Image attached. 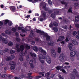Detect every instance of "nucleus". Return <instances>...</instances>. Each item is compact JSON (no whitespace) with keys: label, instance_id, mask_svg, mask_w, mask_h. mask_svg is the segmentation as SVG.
<instances>
[{"label":"nucleus","instance_id":"nucleus-1","mask_svg":"<svg viewBox=\"0 0 79 79\" xmlns=\"http://www.w3.org/2000/svg\"><path fill=\"white\" fill-rule=\"evenodd\" d=\"M47 19V15H46V12H44L41 15V16H40L38 18V19L40 21H43L44 19Z\"/></svg>","mask_w":79,"mask_h":79},{"label":"nucleus","instance_id":"nucleus-2","mask_svg":"<svg viewBox=\"0 0 79 79\" xmlns=\"http://www.w3.org/2000/svg\"><path fill=\"white\" fill-rule=\"evenodd\" d=\"M43 37H46V40L47 41H49L50 39V36L47 33H44L43 34Z\"/></svg>","mask_w":79,"mask_h":79},{"label":"nucleus","instance_id":"nucleus-3","mask_svg":"<svg viewBox=\"0 0 79 79\" xmlns=\"http://www.w3.org/2000/svg\"><path fill=\"white\" fill-rule=\"evenodd\" d=\"M42 6L43 8L44 9L45 11H48V8L46 7V4H45V3L44 2L40 3V8H41Z\"/></svg>","mask_w":79,"mask_h":79},{"label":"nucleus","instance_id":"nucleus-4","mask_svg":"<svg viewBox=\"0 0 79 79\" xmlns=\"http://www.w3.org/2000/svg\"><path fill=\"white\" fill-rule=\"evenodd\" d=\"M36 33H37V34H40V36H41V35H43L45 33L44 31H42L40 30L36 29Z\"/></svg>","mask_w":79,"mask_h":79},{"label":"nucleus","instance_id":"nucleus-5","mask_svg":"<svg viewBox=\"0 0 79 79\" xmlns=\"http://www.w3.org/2000/svg\"><path fill=\"white\" fill-rule=\"evenodd\" d=\"M64 39V36H60L58 37L56 42H61V41H63Z\"/></svg>","mask_w":79,"mask_h":79},{"label":"nucleus","instance_id":"nucleus-6","mask_svg":"<svg viewBox=\"0 0 79 79\" xmlns=\"http://www.w3.org/2000/svg\"><path fill=\"white\" fill-rule=\"evenodd\" d=\"M44 59L45 60H46V61L49 64H50V63H51V62L52 61V60H51V59L48 57H44Z\"/></svg>","mask_w":79,"mask_h":79},{"label":"nucleus","instance_id":"nucleus-7","mask_svg":"<svg viewBox=\"0 0 79 79\" xmlns=\"http://www.w3.org/2000/svg\"><path fill=\"white\" fill-rule=\"evenodd\" d=\"M64 59V55L63 54H61L59 57V60H60L61 61H63Z\"/></svg>","mask_w":79,"mask_h":79},{"label":"nucleus","instance_id":"nucleus-8","mask_svg":"<svg viewBox=\"0 0 79 79\" xmlns=\"http://www.w3.org/2000/svg\"><path fill=\"white\" fill-rule=\"evenodd\" d=\"M12 12H15L16 11V7L15 6H10L9 7Z\"/></svg>","mask_w":79,"mask_h":79},{"label":"nucleus","instance_id":"nucleus-9","mask_svg":"<svg viewBox=\"0 0 79 79\" xmlns=\"http://www.w3.org/2000/svg\"><path fill=\"white\" fill-rule=\"evenodd\" d=\"M43 59H44V58H43L42 57L40 56H39V61L42 64L45 63V61L43 60Z\"/></svg>","mask_w":79,"mask_h":79},{"label":"nucleus","instance_id":"nucleus-10","mask_svg":"<svg viewBox=\"0 0 79 79\" xmlns=\"http://www.w3.org/2000/svg\"><path fill=\"white\" fill-rule=\"evenodd\" d=\"M73 72L74 73L75 76H76L77 77H79V75H78V72L77 71V70L76 69H73Z\"/></svg>","mask_w":79,"mask_h":79},{"label":"nucleus","instance_id":"nucleus-11","mask_svg":"<svg viewBox=\"0 0 79 79\" xmlns=\"http://www.w3.org/2000/svg\"><path fill=\"white\" fill-rule=\"evenodd\" d=\"M76 54V52L75 51L71 52H70V56L71 57H74Z\"/></svg>","mask_w":79,"mask_h":79},{"label":"nucleus","instance_id":"nucleus-12","mask_svg":"<svg viewBox=\"0 0 79 79\" xmlns=\"http://www.w3.org/2000/svg\"><path fill=\"white\" fill-rule=\"evenodd\" d=\"M29 64H30V66L32 68H34V62L32 60H31L29 62Z\"/></svg>","mask_w":79,"mask_h":79},{"label":"nucleus","instance_id":"nucleus-13","mask_svg":"<svg viewBox=\"0 0 79 79\" xmlns=\"http://www.w3.org/2000/svg\"><path fill=\"white\" fill-rule=\"evenodd\" d=\"M51 55H56V53H55V50L53 48L51 49Z\"/></svg>","mask_w":79,"mask_h":79},{"label":"nucleus","instance_id":"nucleus-14","mask_svg":"<svg viewBox=\"0 0 79 79\" xmlns=\"http://www.w3.org/2000/svg\"><path fill=\"white\" fill-rule=\"evenodd\" d=\"M2 41L3 42V43L7 44H8V40L6 38H3L2 40Z\"/></svg>","mask_w":79,"mask_h":79},{"label":"nucleus","instance_id":"nucleus-15","mask_svg":"<svg viewBox=\"0 0 79 79\" xmlns=\"http://www.w3.org/2000/svg\"><path fill=\"white\" fill-rule=\"evenodd\" d=\"M30 54L31 57H34L35 58L37 57V55H36V54L34 53L31 52Z\"/></svg>","mask_w":79,"mask_h":79},{"label":"nucleus","instance_id":"nucleus-16","mask_svg":"<svg viewBox=\"0 0 79 79\" xmlns=\"http://www.w3.org/2000/svg\"><path fill=\"white\" fill-rule=\"evenodd\" d=\"M24 77H25V76H24L21 75V77H14V78L15 79H19L20 78V79H23V78H24Z\"/></svg>","mask_w":79,"mask_h":79},{"label":"nucleus","instance_id":"nucleus-17","mask_svg":"<svg viewBox=\"0 0 79 79\" xmlns=\"http://www.w3.org/2000/svg\"><path fill=\"white\" fill-rule=\"evenodd\" d=\"M25 48L24 45H21L20 46V48L21 51H23Z\"/></svg>","mask_w":79,"mask_h":79},{"label":"nucleus","instance_id":"nucleus-18","mask_svg":"<svg viewBox=\"0 0 79 79\" xmlns=\"http://www.w3.org/2000/svg\"><path fill=\"white\" fill-rule=\"evenodd\" d=\"M75 21L76 22V23H77L78 21H79V16L78 15L77 16L75 17Z\"/></svg>","mask_w":79,"mask_h":79},{"label":"nucleus","instance_id":"nucleus-19","mask_svg":"<svg viewBox=\"0 0 79 79\" xmlns=\"http://www.w3.org/2000/svg\"><path fill=\"white\" fill-rule=\"evenodd\" d=\"M72 42L74 44V45H78V43L75 40H72Z\"/></svg>","mask_w":79,"mask_h":79},{"label":"nucleus","instance_id":"nucleus-20","mask_svg":"<svg viewBox=\"0 0 79 79\" xmlns=\"http://www.w3.org/2000/svg\"><path fill=\"white\" fill-rule=\"evenodd\" d=\"M33 50L35 51V52H37L38 51V48L37 46H34L32 48Z\"/></svg>","mask_w":79,"mask_h":79},{"label":"nucleus","instance_id":"nucleus-21","mask_svg":"<svg viewBox=\"0 0 79 79\" xmlns=\"http://www.w3.org/2000/svg\"><path fill=\"white\" fill-rule=\"evenodd\" d=\"M5 34H8L9 35H11V31L6 30L5 31Z\"/></svg>","mask_w":79,"mask_h":79},{"label":"nucleus","instance_id":"nucleus-22","mask_svg":"<svg viewBox=\"0 0 79 79\" xmlns=\"http://www.w3.org/2000/svg\"><path fill=\"white\" fill-rule=\"evenodd\" d=\"M69 50H72V48H73V44L72 43H70L69 44Z\"/></svg>","mask_w":79,"mask_h":79},{"label":"nucleus","instance_id":"nucleus-23","mask_svg":"<svg viewBox=\"0 0 79 79\" xmlns=\"http://www.w3.org/2000/svg\"><path fill=\"white\" fill-rule=\"evenodd\" d=\"M15 66L16 64H14V65H11L10 67V69L12 70H14L15 69Z\"/></svg>","mask_w":79,"mask_h":79},{"label":"nucleus","instance_id":"nucleus-24","mask_svg":"<svg viewBox=\"0 0 79 79\" xmlns=\"http://www.w3.org/2000/svg\"><path fill=\"white\" fill-rule=\"evenodd\" d=\"M70 77L71 79H75V76L72 74L70 75Z\"/></svg>","mask_w":79,"mask_h":79},{"label":"nucleus","instance_id":"nucleus-25","mask_svg":"<svg viewBox=\"0 0 79 79\" xmlns=\"http://www.w3.org/2000/svg\"><path fill=\"white\" fill-rule=\"evenodd\" d=\"M54 11V14L55 15H58L59 14V10H58L55 9Z\"/></svg>","mask_w":79,"mask_h":79},{"label":"nucleus","instance_id":"nucleus-26","mask_svg":"<svg viewBox=\"0 0 79 79\" xmlns=\"http://www.w3.org/2000/svg\"><path fill=\"white\" fill-rule=\"evenodd\" d=\"M9 64L10 65H11V66H13L14 65V64H15V62L13 61H10Z\"/></svg>","mask_w":79,"mask_h":79},{"label":"nucleus","instance_id":"nucleus-27","mask_svg":"<svg viewBox=\"0 0 79 79\" xmlns=\"http://www.w3.org/2000/svg\"><path fill=\"white\" fill-rule=\"evenodd\" d=\"M8 45L9 47H10V46H12V45H13V44L11 41H10L8 43Z\"/></svg>","mask_w":79,"mask_h":79},{"label":"nucleus","instance_id":"nucleus-28","mask_svg":"<svg viewBox=\"0 0 79 79\" xmlns=\"http://www.w3.org/2000/svg\"><path fill=\"white\" fill-rule=\"evenodd\" d=\"M50 76V73L49 72H48L45 74V77H49Z\"/></svg>","mask_w":79,"mask_h":79},{"label":"nucleus","instance_id":"nucleus-29","mask_svg":"<svg viewBox=\"0 0 79 79\" xmlns=\"http://www.w3.org/2000/svg\"><path fill=\"white\" fill-rule=\"evenodd\" d=\"M53 30H54V31H55V32H58V28L56 27H54L53 28Z\"/></svg>","mask_w":79,"mask_h":79},{"label":"nucleus","instance_id":"nucleus-30","mask_svg":"<svg viewBox=\"0 0 79 79\" xmlns=\"http://www.w3.org/2000/svg\"><path fill=\"white\" fill-rule=\"evenodd\" d=\"M51 17L52 18H55V13H52L51 15Z\"/></svg>","mask_w":79,"mask_h":79},{"label":"nucleus","instance_id":"nucleus-31","mask_svg":"<svg viewBox=\"0 0 79 79\" xmlns=\"http://www.w3.org/2000/svg\"><path fill=\"white\" fill-rule=\"evenodd\" d=\"M68 13H73V11H72V7H70L68 10Z\"/></svg>","mask_w":79,"mask_h":79},{"label":"nucleus","instance_id":"nucleus-32","mask_svg":"<svg viewBox=\"0 0 79 79\" xmlns=\"http://www.w3.org/2000/svg\"><path fill=\"white\" fill-rule=\"evenodd\" d=\"M57 70H60V69H61V66H58L57 67H55Z\"/></svg>","mask_w":79,"mask_h":79},{"label":"nucleus","instance_id":"nucleus-33","mask_svg":"<svg viewBox=\"0 0 79 79\" xmlns=\"http://www.w3.org/2000/svg\"><path fill=\"white\" fill-rule=\"evenodd\" d=\"M53 25L54 26H55V27H57V26H58V23L56 22L53 23Z\"/></svg>","mask_w":79,"mask_h":79},{"label":"nucleus","instance_id":"nucleus-34","mask_svg":"<svg viewBox=\"0 0 79 79\" xmlns=\"http://www.w3.org/2000/svg\"><path fill=\"white\" fill-rule=\"evenodd\" d=\"M57 52L59 53H61V48L59 47L58 48Z\"/></svg>","mask_w":79,"mask_h":79},{"label":"nucleus","instance_id":"nucleus-35","mask_svg":"<svg viewBox=\"0 0 79 79\" xmlns=\"http://www.w3.org/2000/svg\"><path fill=\"white\" fill-rule=\"evenodd\" d=\"M11 58L10 56L7 57L6 59V61H11Z\"/></svg>","mask_w":79,"mask_h":79},{"label":"nucleus","instance_id":"nucleus-36","mask_svg":"<svg viewBox=\"0 0 79 79\" xmlns=\"http://www.w3.org/2000/svg\"><path fill=\"white\" fill-rule=\"evenodd\" d=\"M9 21H10L9 20H8V19H6V20H5V22H4L5 24H7V23H8Z\"/></svg>","mask_w":79,"mask_h":79},{"label":"nucleus","instance_id":"nucleus-37","mask_svg":"<svg viewBox=\"0 0 79 79\" xmlns=\"http://www.w3.org/2000/svg\"><path fill=\"white\" fill-rule=\"evenodd\" d=\"M15 53V50H13L12 49L10 50V54H13V53Z\"/></svg>","mask_w":79,"mask_h":79},{"label":"nucleus","instance_id":"nucleus-38","mask_svg":"<svg viewBox=\"0 0 79 79\" xmlns=\"http://www.w3.org/2000/svg\"><path fill=\"white\" fill-rule=\"evenodd\" d=\"M41 53H43V54L44 55H47V52H45V50H44V49L43 50H42V52H41Z\"/></svg>","mask_w":79,"mask_h":79},{"label":"nucleus","instance_id":"nucleus-39","mask_svg":"<svg viewBox=\"0 0 79 79\" xmlns=\"http://www.w3.org/2000/svg\"><path fill=\"white\" fill-rule=\"evenodd\" d=\"M19 60L21 61H23V56H20L19 58Z\"/></svg>","mask_w":79,"mask_h":79},{"label":"nucleus","instance_id":"nucleus-40","mask_svg":"<svg viewBox=\"0 0 79 79\" xmlns=\"http://www.w3.org/2000/svg\"><path fill=\"white\" fill-rule=\"evenodd\" d=\"M8 25L9 26H12L13 25V23H12V22L10 21L9 22V23H8Z\"/></svg>","mask_w":79,"mask_h":79},{"label":"nucleus","instance_id":"nucleus-41","mask_svg":"<svg viewBox=\"0 0 79 79\" xmlns=\"http://www.w3.org/2000/svg\"><path fill=\"white\" fill-rule=\"evenodd\" d=\"M30 35H34V31L31 30L30 31Z\"/></svg>","mask_w":79,"mask_h":79},{"label":"nucleus","instance_id":"nucleus-42","mask_svg":"<svg viewBox=\"0 0 79 79\" xmlns=\"http://www.w3.org/2000/svg\"><path fill=\"white\" fill-rule=\"evenodd\" d=\"M26 48L27 49H30L31 48V47L30 46H29L28 44H27L26 46Z\"/></svg>","mask_w":79,"mask_h":79},{"label":"nucleus","instance_id":"nucleus-43","mask_svg":"<svg viewBox=\"0 0 79 79\" xmlns=\"http://www.w3.org/2000/svg\"><path fill=\"white\" fill-rule=\"evenodd\" d=\"M52 12H53L52 10H48V13H49V14L52 13Z\"/></svg>","mask_w":79,"mask_h":79},{"label":"nucleus","instance_id":"nucleus-44","mask_svg":"<svg viewBox=\"0 0 79 79\" xmlns=\"http://www.w3.org/2000/svg\"><path fill=\"white\" fill-rule=\"evenodd\" d=\"M48 3L49 5H52V1L50 0H48Z\"/></svg>","mask_w":79,"mask_h":79},{"label":"nucleus","instance_id":"nucleus-45","mask_svg":"<svg viewBox=\"0 0 79 79\" xmlns=\"http://www.w3.org/2000/svg\"><path fill=\"white\" fill-rule=\"evenodd\" d=\"M3 53H5L4 52V51L1 50L0 51V54L1 55H3Z\"/></svg>","mask_w":79,"mask_h":79},{"label":"nucleus","instance_id":"nucleus-46","mask_svg":"<svg viewBox=\"0 0 79 79\" xmlns=\"http://www.w3.org/2000/svg\"><path fill=\"white\" fill-rule=\"evenodd\" d=\"M77 31H74L73 33V35H74V36L76 35L77 34Z\"/></svg>","mask_w":79,"mask_h":79},{"label":"nucleus","instance_id":"nucleus-47","mask_svg":"<svg viewBox=\"0 0 79 79\" xmlns=\"http://www.w3.org/2000/svg\"><path fill=\"white\" fill-rule=\"evenodd\" d=\"M43 73H44V72H40L39 73V74H40V75H42V76H44L45 75V74Z\"/></svg>","mask_w":79,"mask_h":79},{"label":"nucleus","instance_id":"nucleus-48","mask_svg":"<svg viewBox=\"0 0 79 79\" xmlns=\"http://www.w3.org/2000/svg\"><path fill=\"white\" fill-rule=\"evenodd\" d=\"M79 6V4H78V3L76 2L75 4H74V6L75 7H76V6Z\"/></svg>","mask_w":79,"mask_h":79},{"label":"nucleus","instance_id":"nucleus-49","mask_svg":"<svg viewBox=\"0 0 79 79\" xmlns=\"http://www.w3.org/2000/svg\"><path fill=\"white\" fill-rule=\"evenodd\" d=\"M18 30H19V31H21L22 30V29H23V27H19L17 28Z\"/></svg>","mask_w":79,"mask_h":79},{"label":"nucleus","instance_id":"nucleus-50","mask_svg":"<svg viewBox=\"0 0 79 79\" xmlns=\"http://www.w3.org/2000/svg\"><path fill=\"white\" fill-rule=\"evenodd\" d=\"M62 28L64 29H68V26L66 25H65L64 26H63Z\"/></svg>","mask_w":79,"mask_h":79},{"label":"nucleus","instance_id":"nucleus-51","mask_svg":"<svg viewBox=\"0 0 79 79\" xmlns=\"http://www.w3.org/2000/svg\"><path fill=\"white\" fill-rule=\"evenodd\" d=\"M12 31H13V32H16V29L15 27H13L12 28Z\"/></svg>","mask_w":79,"mask_h":79},{"label":"nucleus","instance_id":"nucleus-52","mask_svg":"<svg viewBox=\"0 0 79 79\" xmlns=\"http://www.w3.org/2000/svg\"><path fill=\"white\" fill-rule=\"evenodd\" d=\"M16 50L17 52H20V51H21V50L20 49V48H17Z\"/></svg>","mask_w":79,"mask_h":79},{"label":"nucleus","instance_id":"nucleus-53","mask_svg":"<svg viewBox=\"0 0 79 79\" xmlns=\"http://www.w3.org/2000/svg\"><path fill=\"white\" fill-rule=\"evenodd\" d=\"M9 50L8 48H6L4 51V52L5 53L6 52H7Z\"/></svg>","mask_w":79,"mask_h":79},{"label":"nucleus","instance_id":"nucleus-54","mask_svg":"<svg viewBox=\"0 0 79 79\" xmlns=\"http://www.w3.org/2000/svg\"><path fill=\"white\" fill-rule=\"evenodd\" d=\"M60 71H62V72H63V73H66V72L65 70H64V69H60Z\"/></svg>","mask_w":79,"mask_h":79},{"label":"nucleus","instance_id":"nucleus-55","mask_svg":"<svg viewBox=\"0 0 79 79\" xmlns=\"http://www.w3.org/2000/svg\"><path fill=\"white\" fill-rule=\"evenodd\" d=\"M38 50H39V51H40V52H42V50H43V49H42V48H39Z\"/></svg>","mask_w":79,"mask_h":79},{"label":"nucleus","instance_id":"nucleus-56","mask_svg":"<svg viewBox=\"0 0 79 79\" xmlns=\"http://www.w3.org/2000/svg\"><path fill=\"white\" fill-rule=\"evenodd\" d=\"M1 77H7V75L6 74L2 75L1 76Z\"/></svg>","mask_w":79,"mask_h":79},{"label":"nucleus","instance_id":"nucleus-57","mask_svg":"<svg viewBox=\"0 0 79 79\" xmlns=\"http://www.w3.org/2000/svg\"><path fill=\"white\" fill-rule=\"evenodd\" d=\"M38 1L39 0H33V1H32V2L33 3H36V2Z\"/></svg>","mask_w":79,"mask_h":79},{"label":"nucleus","instance_id":"nucleus-58","mask_svg":"<svg viewBox=\"0 0 79 79\" xmlns=\"http://www.w3.org/2000/svg\"><path fill=\"white\" fill-rule=\"evenodd\" d=\"M31 44L32 45H34L35 44V41H32L31 42Z\"/></svg>","mask_w":79,"mask_h":79},{"label":"nucleus","instance_id":"nucleus-59","mask_svg":"<svg viewBox=\"0 0 79 79\" xmlns=\"http://www.w3.org/2000/svg\"><path fill=\"white\" fill-rule=\"evenodd\" d=\"M16 41H17V42H20V39L19 38H16Z\"/></svg>","mask_w":79,"mask_h":79},{"label":"nucleus","instance_id":"nucleus-60","mask_svg":"<svg viewBox=\"0 0 79 79\" xmlns=\"http://www.w3.org/2000/svg\"><path fill=\"white\" fill-rule=\"evenodd\" d=\"M49 45H50L51 46H53V43L50 42L48 44Z\"/></svg>","mask_w":79,"mask_h":79},{"label":"nucleus","instance_id":"nucleus-61","mask_svg":"<svg viewBox=\"0 0 79 79\" xmlns=\"http://www.w3.org/2000/svg\"><path fill=\"white\" fill-rule=\"evenodd\" d=\"M53 25V24L52 23H50V24L49 25V27H52Z\"/></svg>","mask_w":79,"mask_h":79},{"label":"nucleus","instance_id":"nucleus-62","mask_svg":"<svg viewBox=\"0 0 79 79\" xmlns=\"http://www.w3.org/2000/svg\"><path fill=\"white\" fill-rule=\"evenodd\" d=\"M41 77H42V76H38L36 77V79H40V78Z\"/></svg>","mask_w":79,"mask_h":79},{"label":"nucleus","instance_id":"nucleus-63","mask_svg":"<svg viewBox=\"0 0 79 79\" xmlns=\"http://www.w3.org/2000/svg\"><path fill=\"white\" fill-rule=\"evenodd\" d=\"M15 48H19V44H17L16 45Z\"/></svg>","mask_w":79,"mask_h":79},{"label":"nucleus","instance_id":"nucleus-64","mask_svg":"<svg viewBox=\"0 0 79 79\" xmlns=\"http://www.w3.org/2000/svg\"><path fill=\"white\" fill-rule=\"evenodd\" d=\"M75 26L77 28H79V24H77Z\"/></svg>","mask_w":79,"mask_h":79}]
</instances>
